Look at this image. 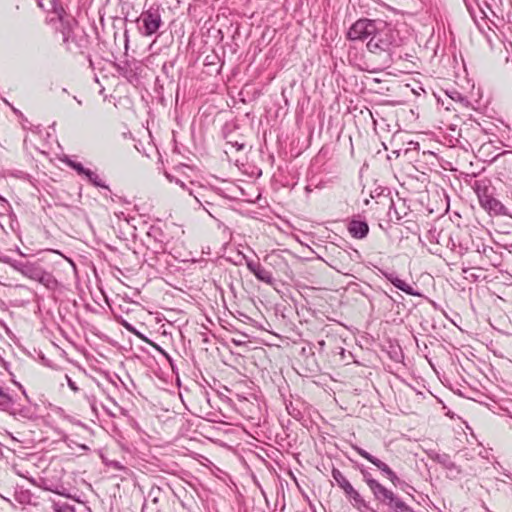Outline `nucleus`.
Returning <instances> with one entry per match:
<instances>
[{"label": "nucleus", "mask_w": 512, "mask_h": 512, "mask_svg": "<svg viewBox=\"0 0 512 512\" xmlns=\"http://www.w3.org/2000/svg\"><path fill=\"white\" fill-rule=\"evenodd\" d=\"M384 276L389 280L396 288L405 292L408 295L420 296L421 294L413 289L411 285L400 279L395 273H384Z\"/></svg>", "instance_id": "nucleus-13"}, {"label": "nucleus", "mask_w": 512, "mask_h": 512, "mask_svg": "<svg viewBox=\"0 0 512 512\" xmlns=\"http://www.w3.org/2000/svg\"><path fill=\"white\" fill-rule=\"evenodd\" d=\"M431 458L434 461H436L439 464H441L446 469H449V470L456 469L455 463L451 460V458H450V456L448 454H445V453L444 454L435 453Z\"/></svg>", "instance_id": "nucleus-17"}, {"label": "nucleus", "mask_w": 512, "mask_h": 512, "mask_svg": "<svg viewBox=\"0 0 512 512\" xmlns=\"http://www.w3.org/2000/svg\"><path fill=\"white\" fill-rule=\"evenodd\" d=\"M507 477L512 480V475L507 474Z\"/></svg>", "instance_id": "nucleus-32"}, {"label": "nucleus", "mask_w": 512, "mask_h": 512, "mask_svg": "<svg viewBox=\"0 0 512 512\" xmlns=\"http://www.w3.org/2000/svg\"><path fill=\"white\" fill-rule=\"evenodd\" d=\"M332 477L341 489L350 483L348 479L342 474V472L337 468L332 469Z\"/></svg>", "instance_id": "nucleus-19"}, {"label": "nucleus", "mask_w": 512, "mask_h": 512, "mask_svg": "<svg viewBox=\"0 0 512 512\" xmlns=\"http://www.w3.org/2000/svg\"><path fill=\"white\" fill-rule=\"evenodd\" d=\"M74 99L77 101V103H78L79 105H81V104H82L81 100H79L76 96H74Z\"/></svg>", "instance_id": "nucleus-27"}, {"label": "nucleus", "mask_w": 512, "mask_h": 512, "mask_svg": "<svg viewBox=\"0 0 512 512\" xmlns=\"http://www.w3.org/2000/svg\"><path fill=\"white\" fill-rule=\"evenodd\" d=\"M127 36H128V34H126V33L122 34V38H123V41H124L126 47H127V42H128Z\"/></svg>", "instance_id": "nucleus-25"}, {"label": "nucleus", "mask_w": 512, "mask_h": 512, "mask_svg": "<svg viewBox=\"0 0 512 512\" xmlns=\"http://www.w3.org/2000/svg\"><path fill=\"white\" fill-rule=\"evenodd\" d=\"M386 23L381 20L359 19L350 28L349 32H381Z\"/></svg>", "instance_id": "nucleus-7"}, {"label": "nucleus", "mask_w": 512, "mask_h": 512, "mask_svg": "<svg viewBox=\"0 0 512 512\" xmlns=\"http://www.w3.org/2000/svg\"><path fill=\"white\" fill-rule=\"evenodd\" d=\"M474 190L478 196L480 205L489 213L504 214V205L493 197L492 188L485 181H476Z\"/></svg>", "instance_id": "nucleus-3"}, {"label": "nucleus", "mask_w": 512, "mask_h": 512, "mask_svg": "<svg viewBox=\"0 0 512 512\" xmlns=\"http://www.w3.org/2000/svg\"><path fill=\"white\" fill-rule=\"evenodd\" d=\"M348 231L352 237L363 239L369 232V226L365 221L352 220L348 224Z\"/></svg>", "instance_id": "nucleus-14"}, {"label": "nucleus", "mask_w": 512, "mask_h": 512, "mask_svg": "<svg viewBox=\"0 0 512 512\" xmlns=\"http://www.w3.org/2000/svg\"><path fill=\"white\" fill-rule=\"evenodd\" d=\"M7 263L23 276L37 281L49 289H54L57 286V280L49 272H46L38 263L9 260Z\"/></svg>", "instance_id": "nucleus-1"}, {"label": "nucleus", "mask_w": 512, "mask_h": 512, "mask_svg": "<svg viewBox=\"0 0 512 512\" xmlns=\"http://www.w3.org/2000/svg\"><path fill=\"white\" fill-rule=\"evenodd\" d=\"M352 41H367L368 50L375 54L390 51L391 47L397 45L393 34H347Z\"/></svg>", "instance_id": "nucleus-2"}, {"label": "nucleus", "mask_w": 512, "mask_h": 512, "mask_svg": "<svg viewBox=\"0 0 512 512\" xmlns=\"http://www.w3.org/2000/svg\"><path fill=\"white\" fill-rule=\"evenodd\" d=\"M15 405V399L9 389L0 385V410L10 412Z\"/></svg>", "instance_id": "nucleus-15"}, {"label": "nucleus", "mask_w": 512, "mask_h": 512, "mask_svg": "<svg viewBox=\"0 0 512 512\" xmlns=\"http://www.w3.org/2000/svg\"><path fill=\"white\" fill-rule=\"evenodd\" d=\"M65 377L67 379V384L70 387V389L73 390L74 392H77L78 387L76 386L75 382L72 381V379L68 375H66Z\"/></svg>", "instance_id": "nucleus-24"}, {"label": "nucleus", "mask_w": 512, "mask_h": 512, "mask_svg": "<svg viewBox=\"0 0 512 512\" xmlns=\"http://www.w3.org/2000/svg\"><path fill=\"white\" fill-rule=\"evenodd\" d=\"M509 69H511V70H512V60H511V62L509 63Z\"/></svg>", "instance_id": "nucleus-30"}, {"label": "nucleus", "mask_w": 512, "mask_h": 512, "mask_svg": "<svg viewBox=\"0 0 512 512\" xmlns=\"http://www.w3.org/2000/svg\"><path fill=\"white\" fill-rule=\"evenodd\" d=\"M353 449L364 459L368 460L370 463H372L374 466H376L387 478L394 473V471L383 461L376 458L363 448L359 446H353Z\"/></svg>", "instance_id": "nucleus-12"}, {"label": "nucleus", "mask_w": 512, "mask_h": 512, "mask_svg": "<svg viewBox=\"0 0 512 512\" xmlns=\"http://www.w3.org/2000/svg\"><path fill=\"white\" fill-rule=\"evenodd\" d=\"M115 467L116 468H121L120 465L118 463H115Z\"/></svg>", "instance_id": "nucleus-31"}, {"label": "nucleus", "mask_w": 512, "mask_h": 512, "mask_svg": "<svg viewBox=\"0 0 512 512\" xmlns=\"http://www.w3.org/2000/svg\"><path fill=\"white\" fill-rule=\"evenodd\" d=\"M67 164L73 168L79 175H86L89 169H86L81 163L69 160Z\"/></svg>", "instance_id": "nucleus-21"}, {"label": "nucleus", "mask_w": 512, "mask_h": 512, "mask_svg": "<svg viewBox=\"0 0 512 512\" xmlns=\"http://www.w3.org/2000/svg\"><path fill=\"white\" fill-rule=\"evenodd\" d=\"M346 497L351 501L354 508L360 512H376L369 504L364 500L360 493L352 486L351 483L342 488Z\"/></svg>", "instance_id": "nucleus-6"}, {"label": "nucleus", "mask_w": 512, "mask_h": 512, "mask_svg": "<svg viewBox=\"0 0 512 512\" xmlns=\"http://www.w3.org/2000/svg\"><path fill=\"white\" fill-rule=\"evenodd\" d=\"M353 449L364 459L368 460L370 463H372L374 466H376L387 478L394 473V471L383 461L376 458L363 448L359 446H353Z\"/></svg>", "instance_id": "nucleus-11"}, {"label": "nucleus", "mask_w": 512, "mask_h": 512, "mask_svg": "<svg viewBox=\"0 0 512 512\" xmlns=\"http://www.w3.org/2000/svg\"><path fill=\"white\" fill-rule=\"evenodd\" d=\"M53 507L55 512H75L74 508L68 504H54Z\"/></svg>", "instance_id": "nucleus-22"}, {"label": "nucleus", "mask_w": 512, "mask_h": 512, "mask_svg": "<svg viewBox=\"0 0 512 512\" xmlns=\"http://www.w3.org/2000/svg\"><path fill=\"white\" fill-rule=\"evenodd\" d=\"M319 345H320L321 347H323V346L325 345V342H324L323 340H322V341H319Z\"/></svg>", "instance_id": "nucleus-28"}, {"label": "nucleus", "mask_w": 512, "mask_h": 512, "mask_svg": "<svg viewBox=\"0 0 512 512\" xmlns=\"http://www.w3.org/2000/svg\"><path fill=\"white\" fill-rule=\"evenodd\" d=\"M85 177L94 186L109 189V187L102 181V179L99 177V175L97 173H95L94 171L89 170L86 173Z\"/></svg>", "instance_id": "nucleus-18"}, {"label": "nucleus", "mask_w": 512, "mask_h": 512, "mask_svg": "<svg viewBox=\"0 0 512 512\" xmlns=\"http://www.w3.org/2000/svg\"><path fill=\"white\" fill-rule=\"evenodd\" d=\"M246 259V266L248 270L254 274V276L259 280L266 284L272 285L273 284V276L271 272H269L267 269H265L259 262L253 261L250 259Z\"/></svg>", "instance_id": "nucleus-9"}, {"label": "nucleus", "mask_w": 512, "mask_h": 512, "mask_svg": "<svg viewBox=\"0 0 512 512\" xmlns=\"http://www.w3.org/2000/svg\"><path fill=\"white\" fill-rule=\"evenodd\" d=\"M494 162L498 165V174L503 178H511L512 176V153L505 151L494 158Z\"/></svg>", "instance_id": "nucleus-10"}, {"label": "nucleus", "mask_w": 512, "mask_h": 512, "mask_svg": "<svg viewBox=\"0 0 512 512\" xmlns=\"http://www.w3.org/2000/svg\"><path fill=\"white\" fill-rule=\"evenodd\" d=\"M372 494L375 500L388 507L391 512H415L398 495L382 484Z\"/></svg>", "instance_id": "nucleus-4"}, {"label": "nucleus", "mask_w": 512, "mask_h": 512, "mask_svg": "<svg viewBox=\"0 0 512 512\" xmlns=\"http://www.w3.org/2000/svg\"><path fill=\"white\" fill-rule=\"evenodd\" d=\"M63 43L70 52L81 53L87 46L88 39L86 34H67L63 37Z\"/></svg>", "instance_id": "nucleus-8"}, {"label": "nucleus", "mask_w": 512, "mask_h": 512, "mask_svg": "<svg viewBox=\"0 0 512 512\" xmlns=\"http://www.w3.org/2000/svg\"><path fill=\"white\" fill-rule=\"evenodd\" d=\"M388 479L391 481V483L394 485V486H399L403 483V481L400 480V478L396 475V473L394 472L393 474H391Z\"/></svg>", "instance_id": "nucleus-23"}, {"label": "nucleus", "mask_w": 512, "mask_h": 512, "mask_svg": "<svg viewBox=\"0 0 512 512\" xmlns=\"http://www.w3.org/2000/svg\"><path fill=\"white\" fill-rule=\"evenodd\" d=\"M358 469L363 477V481L367 484V486L373 493L381 485V483L374 479L371 473L363 466H359Z\"/></svg>", "instance_id": "nucleus-16"}, {"label": "nucleus", "mask_w": 512, "mask_h": 512, "mask_svg": "<svg viewBox=\"0 0 512 512\" xmlns=\"http://www.w3.org/2000/svg\"><path fill=\"white\" fill-rule=\"evenodd\" d=\"M487 41L490 43V45L492 46V41L489 37H487Z\"/></svg>", "instance_id": "nucleus-29"}, {"label": "nucleus", "mask_w": 512, "mask_h": 512, "mask_svg": "<svg viewBox=\"0 0 512 512\" xmlns=\"http://www.w3.org/2000/svg\"><path fill=\"white\" fill-rule=\"evenodd\" d=\"M52 12L58 17L60 21L63 20L65 16L64 8L57 2V0H51Z\"/></svg>", "instance_id": "nucleus-20"}, {"label": "nucleus", "mask_w": 512, "mask_h": 512, "mask_svg": "<svg viewBox=\"0 0 512 512\" xmlns=\"http://www.w3.org/2000/svg\"><path fill=\"white\" fill-rule=\"evenodd\" d=\"M176 183L179 184L182 188H185V184L184 182L180 181V180H176Z\"/></svg>", "instance_id": "nucleus-26"}, {"label": "nucleus", "mask_w": 512, "mask_h": 512, "mask_svg": "<svg viewBox=\"0 0 512 512\" xmlns=\"http://www.w3.org/2000/svg\"><path fill=\"white\" fill-rule=\"evenodd\" d=\"M140 20L142 21L145 32H156L161 26V13L160 6L152 5L146 11H144Z\"/></svg>", "instance_id": "nucleus-5"}]
</instances>
